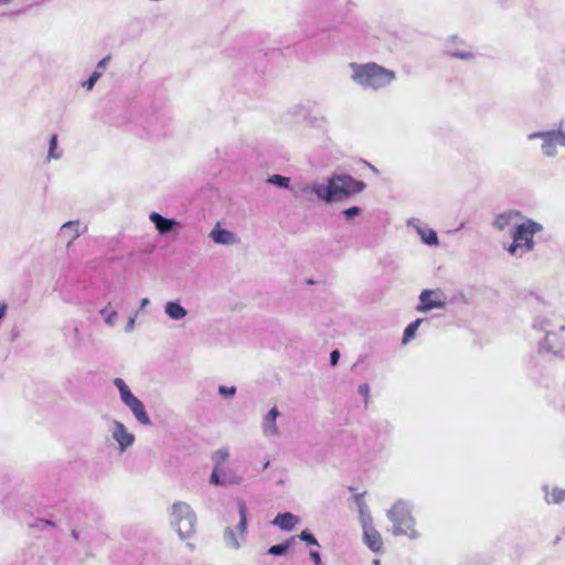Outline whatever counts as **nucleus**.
<instances>
[{
	"instance_id": "nucleus-13",
	"label": "nucleus",
	"mask_w": 565,
	"mask_h": 565,
	"mask_svg": "<svg viewBox=\"0 0 565 565\" xmlns=\"http://www.w3.org/2000/svg\"><path fill=\"white\" fill-rule=\"evenodd\" d=\"M149 220L160 235L169 234L180 227V223L173 218H167L158 212H151Z\"/></svg>"
},
{
	"instance_id": "nucleus-49",
	"label": "nucleus",
	"mask_w": 565,
	"mask_h": 565,
	"mask_svg": "<svg viewBox=\"0 0 565 565\" xmlns=\"http://www.w3.org/2000/svg\"><path fill=\"white\" fill-rule=\"evenodd\" d=\"M46 524H47V525H53V522H51V521H46Z\"/></svg>"
},
{
	"instance_id": "nucleus-12",
	"label": "nucleus",
	"mask_w": 565,
	"mask_h": 565,
	"mask_svg": "<svg viewBox=\"0 0 565 565\" xmlns=\"http://www.w3.org/2000/svg\"><path fill=\"white\" fill-rule=\"evenodd\" d=\"M407 224L417 232L423 243L429 246H437L439 244L437 233L424 225L418 218H411Z\"/></svg>"
},
{
	"instance_id": "nucleus-3",
	"label": "nucleus",
	"mask_w": 565,
	"mask_h": 565,
	"mask_svg": "<svg viewBox=\"0 0 565 565\" xmlns=\"http://www.w3.org/2000/svg\"><path fill=\"white\" fill-rule=\"evenodd\" d=\"M392 523V534L395 536L405 535L409 539L419 537L415 529V519L412 514V505L408 501L397 500L386 512Z\"/></svg>"
},
{
	"instance_id": "nucleus-6",
	"label": "nucleus",
	"mask_w": 565,
	"mask_h": 565,
	"mask_svg": "<svg viewBox=\"0 0 565 565\" xmlns=\"http://www.w3.org/2000/svg\"><path fill=\"white\" fill-rule=\"evenodd\" d=\"M114 385L119 391L121 402L130 409L137 422L142 425H150L151 420L145 409V405L131 393L125 381L120 377H116Z\"/></svg>"
},
{
	"instance_id": "nucleus-14",
	"label": "nucleus",
	"mask_w": 565,
	"mask_h": 565,
	"mask_svg": "<svg viewBox=\"0 0 565 565\" xmlns=\"http://www.w3.org/2000/svg\"><path fill=\"white\" fill-rule=\"evenodd\" d=\"M279 415L280 413L275 406L264 416L262 420V433L266 438H271L279 435V429L277 426V417Z\"/></svg>"
},
{
	"instance_id": "nucleus-38",
	"label": "nucleus",
	"mask_w": 565,
	"mask_h": 565,
	"mask_svg": "<svg viewBox=\"0 0 565 565\" xmlns=\"http://www.w3.org/2000/svg\"><path fill=\"white\" fill-rule=\"evenodd\" d=\"M359 393L367 398L370 393V386L367 384H361L358 388Z\"/></svg>"
},
{
	"instance_id": "nucleus-19",
	"label": "nucleus",
	"mask_w": 565,
	"mask_h": 565,
	"mask_svg": "<svg viewBox=\"0 0 565 565\" xmlns=\"http://www.w3.org/2000/svg\"><path fill=\"white\" fill-rule=\"evenodd\" d=\"M164 313L171 320L179 321L186 317L188 310L180 303L179 300H173L166 302Z\"/></svg>"
},
{
	"instance_id": "nucleus-27",
	"label": "nucleus",
	"mask_w": 565,
	"mask_h": 565,
	"mask_svg": "<svg viewBox=\"0 0 565 565\" xmlns=\"http://www.w3.org/2000/svg\"><path fill=\"white\" fill-rule=\"evenodd\" d=\"M266 182L281 189H288L290 179L280 174H273L267 178Z\"/></svg>"
},
{
	"instance_id": "nucleus-33",
	"label": "nucleus",
	"mask_w": 565,
	"mask_h": 565,
	"mask_svg": "<svg viewBox=\"0 0 565 565\" xmlns=\"http://www.w3.org/2000/svg\"><path fill=\"white\" fill-rule=\"evenodd\" d=\"M298 537H299L301 541H303V542L308 543L309 545H319V544H318V541L316 540V537H315L310 532H308V531H302V532L298 535Z\"/></svg>"
},
{
	"instance_id": "nucleus-40",
	"label": "nucleus",
	"mask_w": 565,
	"mask_h": 565,
	"mask_svg": "<svg viewBox=\"0 0 565 565\" xmlns=\"http://www.w3.org/2000/svg\"><path fill=\"white\" fill-rule=\"evenodd\" d=\"M8 306L6 302H0V320L6 316Z\"/></svg>"
},
{
	"instance_id": "nucleus-36",
	"label": "nucleus",
	"mask_w": 565,
	"mask_h": 565,
	"mask_svg": "<svg viewBox=\"0 0 565 565\" xmlns=\"http://www.w3.org/2000/svg\"><path fill=\"white\" fill-rule=\"evenodd\" d=\"M136 317H137V313H135L132 317H130L128 319L126 327H125L126 332H131L135 329Z\"/></svg>"
},
{
	"instance_id": "nucleus-10",
	"label": "nucleus",
	"mask_w": 565,
	"mask_h": 565,
	"mask_svg": "<svg viewBox=\"0 0 565 565\" xmlns=\"http://www.w3.org/2000/svg\"><path fill=\"white\" fill-rule=\"evenodd\" d=\"M523 215L518 210H505L501 213L494 215L491 225L498 232H512L518 227V225L522 222Z\"/></svg>"
},
{
	"instance_id": "nucleus-7",
	"label": "nucleus",
	"mask_w": 565,
	"mask_h": 565,
	"mask_svg": "<svg viewBox=\"0 0 565 565\" xmlns=\"http://www.w3.org/2000/svg\"><path fill=\"white\" fill-rule=\"evenodd\" d=\"M239 522L236 530L226 526L223 533V541L227 548L237 551L246 541L247 531V508L244 501H238Z\"/></svg>"
},
{
	"instance_id": "nucleus-29",
	"label": "nucleus",
	"mask_w": 565,
	"mask_h": 565,
	"mask_svg": "<svg viewBox=\"0 0 565 565\" xmlns=\"http://www.w3.org/2000/svg\"><path fill=\"white\" fill-rule=\"evenodd\" d=\"M210 482L215 486H225L224 477L221 478V468L214 467L210 477Z\"/></svg>"
},
{
	"instance_id": "nucleus-47",
	"label": "nucleus",
	"mask_w": 565,
	"mask_h": 565,
	"mask_svg": "<svg viewBox=\"0 0 565 565\" xmlns=\"http://www.w3.org/2000/svg\"><path fill=\"white\" fill-rule=\"evenodd\" d=\"M374 565H380V561H379V559H375V561H374Z\"/></svg>"
},
{
	"instance_id": "nucleus-24",
	"label": "nucleus",
	"mask_w": 565,
	"mask_h": 565,
	"mask_svg": "<svg viewBox=\"0 0 565 565\" xmlns=\"http://www.w3.org/2000/svg\"><path fill=\"white\" fill-rule=\"evenodd\" d=\"M359 510H360V522L363 529L371 527L372 525V516L371 513L367 510V507L364 502H359Z\"/></svg>"
},
{
	"instance_id": "nucleus-21",
	"label": "nucleus",
	"mask_w": 565,
	"mask_h": 565,
	"mask_svg": "<svg viewBox=\"0 0 565 565\" xmlns=\"http://www.w3.org/2000/svg\"><path fill=\"white\" fill-rule=\"evenodd\" d=\"M530 138H541L544 141H548V142H552V141H564L565 140V132H563L562 130H557V131L552 130V131H546V132H537V134L530 135Z\"/></svg>"
},
{
	"instance_id": "nucleus-46",
	"label": "nucleus",
	"mask_w": 565,
	"mask_h": 565,
	"mask_svg": "<svg viewBox=\"0 0 565 565\" xmlns=\"http://www.w3.org/2000/svg\"><path fill=\"white\" fill-rule=\"evenodd\" d=\"M268 466H269V461H266V462L264 463V469H267V468H268Z\"/></svg>"
},
{
	"instance_id": "nucleus-5",
	"label": "nucleus",
	"mask_w": 565,
	"mask_h": 565,
	"mask_svg": "<svg viewBox=\"0 0 565 565\" xmlns=\"http://www.w3.org/2000/svg\"><path fill=\"white\" fill-rule=\"evenodd\" d=\"M171 525L178 532L180 539L193 536L195 532L196 515L193 509L183 501L174 502L170 510Z\"/></svg>"
},
{
	"instance_id": "nucleus-41",
	"label": "nucleus",
	"mask_w": 565,
	"mask_h": 565,
	"mask_svg": "<svg viewBox=\"0 0 565 565\" xmlns=\"http://www.w3.org/2000/svg\"><path fill=\"white\" fill-rule=\"evenodd\" d=\"M149 299L148 298H142L140 300V309H143L145 307H147L149 305Z\"/></svg>"
},
{
	"instance_id": "nucleus-20",
	"label": "nucleus",
	"mask_w": 565,
	"mask_h": 565,
	"mask_svg": "<svg viewBox=\"0 0 565 565\" xmlns=\"http://www.w3.org/2000/svg\"><path fill=\"white\" fill-rule=\"evenodd\" d=\"M543 491L545 492V500L548 504H558L565 501V490L554 487L548 490L547 486L543 487Z\"/></svg>"
},
{
	"instance_id": "nucleus-43",
	"label": "nucleus",
	"mask_w": 565,
	"mask_h": 565,
	"mask_svg": "<svg viewBox=\"0 0 565 565\" xmlns=\"http://www.w3.org/2000/svg\"><path fill=\"white\" fill-rule=\"evenodd\" d=\"M107 60H108V58H103V60L98 63V66H99V67H104V66L106 65V63H107Z\"/></svg>"
},
{
	"instance_id": "nucleus-34",
	"label": "nucleus",
	"mask_w": 565,
	"mask_h": 565,
	"mask_svg": "<svg viewBox=\"0 0 565 565\" xmlns=\"http://www.w3.org/2000/svg\"><path fill=\"white\" fill-rule=\"evenodd\" d=\"M218 393L224 397H233L236 394L235 386H218Z\"/></svg>"
},
{
	"instance_id": "nucleus-15",
	"label": "nucleus",
	"mask_w": 565,
	"mask_h": 565,
	"mask_svg": "<svg viewBox=\"0 0 565 565\" xmlns=\"http://www.w3.org/2000/svg\"><path fill=\"white\" fill-rule=\"evenodd\" d=\"M82 234L79 221H68L64 223L58 232V236L65 241L66 247L68 248L73 242L78 238Z\"/></svg>"
},
{
	"instance_id": "nucleus-45",
	"label": "nucleus",
	"mask_w": 565,
	"mask_h": 565,
	"mask_svg": "<svg viewBox=\"0 0 565 565\" xmlns=\"http://www.w3.org/2000/svg\"><path fill=\"white\" fill-rule=\"evenodd\" d=\"M50 141L55 142L56 141V136L53 135Z\"/></svg>"
},
{
	"instance_id": "nucleus-31",
	"label": "nucleus",
	"mask_w": 565,
	"mask_h": 565,
	"mask_svg": "<svg viewBox=\"0 0 565 565\" xmlns=\"http://www.w3.org/2000/svg\"><path fill=\"white\" fill-rule=\"evenodd\" d=\"M63 151L60 149L58 143H49L47 160L60 159Z\"/></svg>"
},
{
	"instance_id": "nucleus-39",
	"label": "nucleus",
	"mask_w": 565,
	"mask_h": 565,
	"mask_svg": "<svg viewBox=\"0 0 565 565\" xmlns=\"http://www.w3.org/2000/svg\"><path fill=\"white\" fill-rule=\"evenodd\" d=\"M310 557L315 562V565H321V557H320L319 552L311 551L310 552Z\"/></svg>"
},
{
	"instance_id": "nucleus-42",
	"label": "nucleus",
	"mask_w": 565,
	"mask_h": 565,
	"mask_svg": "<svg viewBox=\"0 0 565 565\" xmlns=\"http://www.w3.org/2000/svg\"><path fill=\"white\" fill-rule=\"evenodd\" d=\"M71 536H72L74 540H76V541L79 539V534H78V532H77L76 530H73V531L71 532Z\"/></svg>"
},
{
	"instance_id": "nucleus-2",
	"label": "nucleus",
	"mask_w": 565,
	"mask_h": 565,
	"mask_svg": "<svg viewBox=\"0 0 565 565\" xmlns=\"http://www.w3.org/2000/svg\"><path fill=\"white\" fill-rule=\"evenodd\" d=\"M542 230V224L524 217L511 234L512 243L507 246L504 245L503 248L510 256L522 258L525 254L531 253L534 249V235L540 233Z\"/></svg>"
},
{
	"instance_id": "nucleus-1",
	"label": "nucleus",
	"mask_w": 565,
	"mask_h": 565,
	"mask_svg": "<svg viewBox=\"0 0 565 565\" xmlns=\"http://www.w3.org/2000/svg\"><path fill=\"white\" fill-rule=\"evenodd\" d=\"M365 186L364 182L355 180L351 175L333 174L326 182H313L311 185L305 186L302 191L310 190L319 200L332 204L361 193Z\"/></svg>"
},
{
	"instance_id": "nucleus-9",
	"label": "nucleus",
	"mask_w": 565,
	"mask_h": 565,
	"mask_svg": "<svg viewBox=\"0 0 565 565\" xmlns=\"http://www.w3.org/2000/svg\"><path fill=\"white\" fill-rule=\"evenodd\" d=\"M565 349V326L557 331L546 332L545 337L539 343V352L558 355Z\"/></svg>"
},
{
	"instance_id": "nucleus-30",
	"label": "nucleus",
	"mask_w": 565,
	"mask_h": 565,
	"mask_svg": "<svg viewBox=\"0 0 565 565\" xmlns=\"http://www.w3.org/2000/svg\"><path fill=\"white\" fill-rule=\"evenodd\" d=\"M558 143H542V153L547 158H554L557 154Z\"/></svg>"
},
{
	"instance_id": "nucleus-25",
	"label": "nucleus",
	"mask_w": 565,
	"mask_h": 565,
	"mask_svg": "<svg viewBox=\"0 0 565 565\" xmlns=\"http://www.w3.org/2000/svg\"><path fill=\"white\" fill-rule=\"evenodd\" d=\"M423 322L424 319L418 318L406 327L404 330L403 343H407L415 335L417 329Z\"/></svg>"
},
{
	"instance_id": "nucleus-48",
	"label": "nucleus",
	"mask_w": 565,
	"mask_h": 565,
	"mask_svg": "<svg viewBox=\"0 0 565 565\" xmlns=\"http://www.w3.org/2000/svg\"><path fill=\"white\" fill-rule=\"evenodd\" d=\"M371 169H372L374 172H377V170L375 169V167L371 166Z\"/></svg>"
},
{
	"instance_id": "nucleus-4",
	"label": "nucleus",
	"mask_w": 565,
	"mask_h": 565,
	"mask_svg": "<svg viewBox=\"0 0 565 565\" xmlns=\"http://www.w3.org/2000/svg\"><path fill=\"white\" fill-rule=\"evenodd\" d=\"M350 67L353 70L352 77L356 83L374 89L384 87L395 79L394 72L375 63H367L363 65L351 63Z\"/></svg>"
},
{
	"instance_id": "nucleus-22",
	"label": "nucleus",
	"mask_w": 565,
	"mask_h": 565,
	"mask_svg": "<svg viewBox=\"0 0 565 565\" xmlns=\"http://www.w3.org/2000/svg\"><path fill=\"white\" fill-rule=\"evenodd\" d=\"M100 316L104 318V321L109 327H115L118 319V312L110 308V303H108L105 308L99 311Z\"/></svg>"
},
{
	"instance_id": "nucleus-16",
	"label": "nucleus",
	"mask_w": 565,
	"mask_h": 565,
	"mask_svg": "<svg viewBox=\"0 0 565 565\" xmlns=\"http://www.w3.org/2000/svg\"><path fill=\"white\" fill-rule=\"evenodd\" d=\"M210 237L215 244H220V245L230 246V245H235L238 243V239H237L235 233H233L228 230L222 228L220 223H217L214 226V228L211 231Z\"/></svg>"
},
{
	"instance_id": "nucleus-17",
	"label": "nucleus",
	"mask_w": 565,
	"mask_h": 565,
	"mask_svg": "<svg viewBox=\"0 0 565 565\" xmlns=\"http://www.w3.org/2000/svg\"><path fill=\"white\" fill-rule=\"evenodd\" d=\"M363 541L367 547L375 553H379L382 550V536L374 526L363 529Z\"/></svg>"
},
{
	"instance_id": "nucleus-8",
	"label": "nucleus",
	"mask_w": 565,
	"mask_h": 565,
	"mask_svg": "<svg viewBox=\"0 0 565 565\" xmlns=\"http://www.w3.org/2000/svg\"><path fill=\"white\" fill-rule=\"evenodd\" d=\"M419 302L416 306L417 312H428L434 309H446L447 296L439 289H424L419 294Z\"/></svg>"
},
{
	"instance_id": "nucleus-23",
	"label": "nucleus",
	"mask_w": 565,
	"mask_h": 565,
	"mask_svg": "<svg viewBox=\"0 0 565 565\" xmlns=\"http://www.w3.org/2000/svg\"><path fill=\"white\" fill-rule=\"evenodd\" d=\"M230 449L228 447H222L212 455V461L214 467L221 468V466L228 459Z\"/></svg>"
},
{
	"instance_id": "nucleus-32",
	"label": "nucleus",
	"mask_w": 565,
	"mask_h": 565,
	"mask_svg": "<svg viewBox=\"0 0 565 565\" xmlns=\"http://www.w3.org/2000/svg\"><path fill=\"white\" fill-rule=\"evenodd\" d=\"M361 212L362 211L359 206H351L349 209L343 210L342 214L348 221H351L353 217L360 215Z\"/></svg>"
},
{
	"instance_id": "nucleus-37",
	"label": "nucleus",
	"mask_w": 565,
	"mask_h": 565,
	"mask_svg": "<svg viewBox=\"0 0 565 565\" xmlns=\"http://www.w3.org/2000/svg\"><path fill=\"white\" fill-rule=\"evenodd\" d=\"M340 359V352L338 350H333L330 354V363L331 365H337Z\"/></svg>"
},
{
	"instance_id": "nucleus-11",
	"label": "nucleus",
	"mask_w": 565,
	"mask_h": 565,
	"mask_svg": "<svg viewBox=\"0 0 565 565\" xmlns=\"http://www.w3.org/2000/svg\"><path fill=\"white\" fill-rule=\"evenodd\" d=\"M110 433L114 440L118 444L120 452L126 451L135 443L134 434L129 433L126 426L119 420L113 422Z\"/></svg>"
},
{
	"instance_id": "nucleus-18",
	"label": "nucleus",
	"mask_w": 565,
	"mask_h": 565,
	"mask_svg": "<svg viewBox=\"0 0 565 565\" xmlns=\"http://www.w3.org/2000/svg\"><path fill=\"white\" fill-rule=\"evenodd\" d=\"M299 522V518L290 512H284L276 515L271 524L282 531H291Z\"/></svg>"
},
{
	"instance_id": "nucleus-44",
	"label": "nucleus",
	"mask_w": 565,
	"mask_h": 565,
	"mask_svg": "<svg viewBox=\"0 0 565 565\" xmlns=\"http://www.w3.org/2000/svg\"><path fill=\"white\" fill-rule=\"evenodd\" d=\"M11 0H0V6L10 2Z\"/></svg>"
},
{
	"instance_id": "nucleus-28",
	"label": "nucleus",
	"mask_w": 565,
	"mask_h": 565,
	"mask_svg": "<svg viewBox=\"0 0 565 565\" xmlns=\"http://www.w3.org/2000/svg\"><path fill=\"white\" fill-rule=\"evenodd\" d=\"M225 486H236L243 482V477L234 472L224 473Z\"/></svg>"
},
{
	"instance_id": "nucleus-35",
	"label": "nucleus",
	"mask_w": 565,
	"mask_h": 565,
	"mask_svg": "<svg viewBox=\"0 0 565 565\" xmlns=\"http://www.w3.org/2000/svg\"><path fill=\"white\" fill-rule=\"evenodd\" d=\"M100 76V73L98 72H94L90 77L84 83V86L87 88V89H92L93 86L95 85V83L97 82V79L99 78Z\"/></svg>"
},
{
	"instance_id": "nucleus-26",
	"label": "nucleus",
	"mask_w": 565,
	"mask_h": 565,
	"mask_svg": "<svg viewBox=\"0 0 565 565\" xmlns=\"http://www.w3.org/2000/svg\"><path fill=\"white\" fill-rule=\"evenodd\" d=\"M294 541L295 537H291L282 544L273 545L268 548L267 553L275 556L284 555L287 553Z\"/></svg>"
}]
</instances>
